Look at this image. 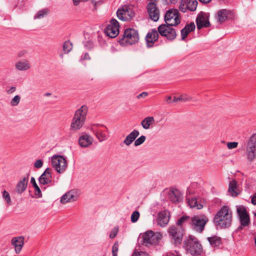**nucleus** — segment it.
<instances>
[{
  "mask_svg": "<svg viewBox=\"0 0 256 256\" xmlns=\"http://www.w3.org/2000/svg\"><path fill=\"white\" fill-rule=\"evenodd\" d=\"M16 90V88L15 86H12L9 89H6V92L8 94H11L14 92Z\"/></svg>",
  "mask_w": 256,
  "mask_h": 256,
  "instance_id": "nucleus-49",
  "label": "nucleus"
},
{
  "mask_svg": "<svg viewBox=\"0 0 256 256\" xmlns=\"http://www.w3.org/2000/svg\"><path fill=\"white\" fill-rule=\"evenodd\" d=\"M244 226H242L241 224H240V226H239L238 228H237V230L236 231H240V230H242L243 228L244 227Z\"/></svg>",
  "mask_w": 256,
  "mask_h": 256,
  "instance_id": "nucleus-59",
  "label": "nucleus"
},
{
  "mask_svg": "<svg viewBox=\"0 0 256 256\" xmlns=\"http://www.w3.org/2000/svg\"><path fill=\"white\" fill-rule=\"evenodd\" d=\"M139 134V132L138 130H134L126 136L124 141V143L126 146H129L136 140Z\"/></svg>",
  "mask_w": 256,
  "mask_h": 256,
  "instance_id": "nucleus-29",
  "label": "nucleus"
},
{
  "mask_svg": "<svg viewBox=\"0 0 256 256\" xmlns=\"http://www.w3.org/2000/svg\"><path fill=\"white\" fill-rule=\"evenodd\" d=\"M237 188V182L235 180H232L230 182L228 192L230 195L233 197L237 196L239 193L236 190Z\"/></svg>",
  "mask_w": 256,
  "mask_h": 256,
  "instance_id": "nucleus-31",
  "label": "nucleus"
},
{
  "mask_svg": "<svg viewBox=\"0 0 256 256\" xmlns=\"http://www.w3.org/2000/svg\"><path fill=\"white\" fill-rule=\"evenodd\" d=\"M170 218V212L167 210L158 213V222L162 226H165L168 222Z\"/></svg>",
  "mask_w": 256,
  "mask_h": 256,
  "instance_id": "nucleus-20",
  "label": "nucleus"
},
{
  "mask_svg": "<svg viewBox=\"0 0 256 256\" xmlns=\"http://www.w3.org/2000/svg\"><path fill=\"white\" fill-rule=\"evenodd\" d=\"M52 170L48 168L38 178V181L40 184L43 185L48 184L52 182Z\"/></svg>",
  "mask_w": 256,
  "mask_h": 256,
  "instance_id": "nucleus-19",
  "label": "nucleus"
},
{
  "mask_svg": "<svg viewBox=\"0 0 256 256\" xmlns=\"http://www.w3.org/2000/svg\"><path fill=\"white\" fill-rule=\"evenodd\" d=\"M168 196L170 200L174 204L179 202L182 198V193L177 189L172 190L168 193Z\"/></svg>",
  "mask_w": 256,
  "mask_h": 256,
  "instance_id": "nucleus-22",
  "label": "nucleus"
},
{
  "mask_svg": "<svg viewBox=\"0 0 256 256\" xmlns=\"http://www.w3.org/2000/svg\"><path fill=\"white\" fill-rule=\"evenodd\" d=\"M142 238L141 244L146 246L157 243L160 240V238L151 230H148L142 234Z\"/></svg>",
  "mask_w": 256,
  "mask_h": 256,
  "instance_id": "nucleus-12",
  "label": "nucleus"
},
{
  "mask_svg": "<svg viewBox=\"0 0 256 256\" xmlns=\"http://www.w3.org/2000/svg\"><path fill=\"white\" fill-rule=\"evenodd\" d=\"M188 204L190 208H196L197 209H201L202 208L203 206L198 203L197 198L195 197H192L188 199Z\"/></svg>",
  "mask_w": 256,
  "mask_h": 256,
  "instance_id": "nucleus-33",
  "label": "nucleus"
},
{
  "mask_svg": "<svg viewBox=\"0 0 256 256\" xmlns=\"http://www.w3.org/2000/svg\"><path fill=\"white\" fill-rule=\"evenodd\" d=\"M140 216V214L138 211L136 210V211L134 212H132V214L131 218H130L132 222H136L139 218Z\"/></svg>",
  "mask_w": 256,
  "mask_h": 256,
  "instance_id": "nucleus-40",
  "label": "nucleus"
},
{
  "mask_svg": "<svg viewBox=\"0 0 256 256\" xmlns=\"http://www.w3.org/2000/svg\"><path fill=\"white\" fill-rule=\"evenodd\" d=\"M154 122V119L152 116H148L144 118L141 124L144 129H148L150 126Z\"/></svg>",
  "mask_w": 256,
  "mask_h": 256,
  "instance_id": "nucleus-32",
  "label": "nucleus"
},
{
  "mask_svg": "<svg viewBox=\"0 0 256 256\" xmlns=\"http://www.w3.org/2000/svg\"><path fill=\"white\" fill-rule=\"evenodd\" d=\"M238 146V142H229L227 144V146L228 149H232L236 148Z\"/></svg>",
  "mask_w": 256,
  "mask_h": 256,
  "instance_id": "nucleus-45",
  "label": "nucleus"
},
{
  "mask_svg": "<svg viewBox=\"0 0 256 256\" xmlns=\"http://www.w3.org/2000/svg\"><path fill=\"white\" fill-rule=\"evenodd\" d=\"M251 202L252 204L256 206V192L252 196Z\"/></svg>",
  "mask_w": 256,
  "mask_h": 256,
  "instance_id": "nucleus-51",
  "label": "nucleus"
},
{
  "mask_svg": "<svg viewBox=\"0 0 256 256\" xmlns=\"http://www.w3.org/2000/svg\"><path fill=\"white\" fill-rule=\"evenodd\" d=\"M146 139V137L144 136H141L138 139H136L134 143V145L136 146H138L144 142Z\"/></svg>",
  "mask_w": 256,
  "mask_h": 256,
  "instance_id": "nucleus-41",
  "label": "nucleus"
},
{
  "mask_svg": "<svg viewBox=\"0 0 256 256\" xmlns=\"http://www.w3.org/2000/svg\"><path fill=\"white\" fill-rule=\"evenodd\" d=\"M139 40L138 30L132 28H128L124 30L122 36L118 38V42L121 46H126L137 43Z\"/></svg>",
  "mask_w": 256,
  "mask_h": 256,
  "instance_id": "nucleus-4",
  "label": "nucleus"
},
{
  "mask_svg": "<svg viewBox=\"0 0 256 256\" xmlns=\"http://www.w3.org/2000/svg\"><path fill=\"white\" fill-rule=\"evenodd\" d=\"M198 2L196 0H181L179 10L182 12H185L187 10L194 12L196 10Z\"/></svg>",
  "mask_w": 256,
  "mask_h": 256,
  "instance_id": "nucleus-16",
  "label": "nucleus"
},
{
  "mask_svg": "<svg viewBox=\"0 0 256 256\" xmlns=\"http://www.w3.org/2000/svg\"><path fill=\"white\" fill-rule=\"evenodd\" d=\"M118 232V226H114L112 230L110 232V238H115Z\"/></svg>",
  "mask_w": 256,
  "mask_h": 256,
  "instance_id": "nucleus-43",
  "label": "nucleus"
},
{
  "mask_svg": "<svg viewBox=\"0 0 256 256\" xmlns=\"http://www.w3.org/2000/svg\"><path fill=\"white\" fill-rule=\"evenodd\" d=\"M130 16L128 17L126 16L127 12L129 13L130 11L124 8H119L117 10L116 15L118 18L123 21H130L132 20V18L134 16V12L133 11H130Z\"/></svg>",
  "mask_w": 256,
  "mask_h": 256,
  "instance_id": "nucleus-21",
  "label": "nucleus"
},
{
  "mask_svg": "<svg viewBox=\"0 0 256 256\" xmlns=\"http://www.w3.org/2000/svg\"><path fill=\"white\" fill-rule=\"evenodd\" d=\"M182 248L188 254L192 256H198L202 252V246L198 239L192 235H189L184 238Z\"/></svg>",
  "mask_w": 256,
  "mask_h": 256,
  "instance_id": "nucleus-3",
  "label": "nucleus"
},
{
  "mask_svg": "<svg viewBox=\"0 0 256 256\" xmlns=\"http://www.w3.org/2000/svg\"><path fill=\"white\" fill-rule=\"evenodd\" d=\"M43 162L41 160H38L34 164V166L37 168H40L42 166Z\"/></svg>",
  "mask_w": 256,
  "mask_h": 256,
  "instance_id": "nucleus-46",
  "label": "nucleus"
},
{
  "mask_svg": "<svg viewBox=\"0 0 256 256\" xmlns=\"http://www.w3.org/2000/svg\"><path fill=\"white\" fill-rule=\"evenodd\" d=\"M20 100V96L18 95H16L14 96V98L11 100L10 102V104L12 106H17Z\"/></svg>",
  "mask_w": 256,
  "mask_h": 256,
  "instance_id": "nucleus-39",
  "label": "nucleus"
},
{
  "mask_svg": "<svg viewBox=\"0 0 256 256\" xmlns=\"http://www.w3.org/2000/svg\"><path fill=\"white\" fill-rule=\"evenodd\" d=\"M213 222L217 228H229L232 222V212L227 206H222L214 215Z\"/></svg>",
  "mask_w": 256,
  "mask_h": 256,
  "instance_id": "nucleus-2",
  "label": "nucleus"
},
{
  "mask_svg": "<svg viewBox=\"0 0 256 256\" xmlns=\"http://www.w3.org/2000/svg\"><path fill=\"white\" fill-rule=\"evenodd\" d=\"M207 240L209 242L210 246L212 248H219L222 245V238L216 235H213L212 236L208 237Z\"/></svg>",
  "mask_w": 256,
  "mask_h": 256,
  "instance_id": "nucleus-26",
  "label": "nucleus"
},
{
  "mask_svg": "<svg viewBox=\"0 0 256 256\" xmlns=\"http://www.w3.org/2000/svg\"><path fill=\"white\" fill-rule=\"evenodd\" d=\"M26 52H24V51H21L18 54V56L19 57H22V56L24 54H25Z\"/></svg>",
  "mask_w": 256,
  "mask_h": 256,
  "instance_id": "nucleus-58",
  "label": "nucleus"
},
{
  "mask_svg": "<svg viewBox=\"0 0 256 256\" xmlns=\"http://www.w3.org/2000/svg\"><path fill=\"white\" fill-rule=\"evenodd\" d=\"M208 221V218L204 214L194 216L192 218H190V224L192 228L200 233L202 232Z\"/></svg>",
  "mask_w": 256,
  "mask_h": 256,
  "instance_id": "nucleus-7",
  "label": "nucleus"
},
{
  "mask_svg": "<svg viewBox=\"0 0 256 256\" xmlns=\"http://www.w3.org/2000/svg\"><path fill=\"white\" fill-rule=\"evenodd\" d=\"M174 25L172 24H160L158 30L152 28L146 35V46L152 48L154 46V42L158 40L159 34L162 36L166 37L167 40L172 41L176 37V32L174 28H172Z\"/></svg>",
  "mask_w": 256,
  "mask_h": 256,
  "instance_id": "nucleus-1",
  "label": "nucleus"
},
{
  "mask_svg": "<svg viewBox=\"0 0 256 256\" xmlns=\"http://www.w3.org/2000/svg\"><path fill=\"white\" fill-rule=\"evenodd\" d=\"M30 183L32 184L34 188L36 186H38L36 183L35 178L34 177L31 178Z\"/></svg>",
  "mask_w": 256,
  "mask_h": 256,
  "instance_id": "nucleus-52",
  "label": "nucleus"
},
{
  "mask_svg": "<svg viewBox=\"0 0 256 256\" xmlns=\"http://www.w3.org/2000/svg\"><path fill=\"white\" fill-rule=\"evenodd\" d=\"M234 17L233 11L227 9L218 10L215 16V18L220 24H222L227 20H232Z\"/></svg>",
  "mask_w": 256,
  "mask_h": 256,
  "instance_id": "nucleus-14",
  "label": "nucleus"
},
{
  "mask_svg": "<svg viewBox=\"0 0 256 256\" xmlns=\"http://www.w3.org/2000/svg\"><path fill=\"white\" fill-rule=\"evenodd\" d=\"M182 96H180L178 97V101H180V100L182 101Z\"/></svg>",
  "mask_w": 256,
  "mask_h": 256,
  "instance_id": "nucleus-64",
  "label": "nucleus"
},
{
  "mask_svg": "<svg viewBox=\"0 0 256 256\" xmlns=\"http://www.w3.org/2000/svg\"><path fill=\"white\" fill-rule=\"evenodd\" d=\"M164 256H180V254H176L173 253L167 254L166 255Z\"/></svg>",
  "mask_w": 256,
  "mask_h": 256,
  "instance_id": "nucleus-56",
  "label": "nucleus"
},
{
  "mask_svg": "<svg viewBox=\"0 0 256 256\" xmlns=\"http://www.w3.org/2000/svg\"><path fill=\"white\" fill-rule=\"evenodd\" d=\"M52 165L59 174L64 172L68 167L66 158L60 155H54L52 157Z\"/></svg>",
  "mask_w": 256,
  "mask_h": 256,
  "instance_id": "nucleus-8",
  "label": "nucleus"
},
{
  "mask_svg": "<svg viewBox=\"0 0 256 256\" xmlns=\"http://www.w3.org/2000/svg\"><path fill=\"white\" fill-rule=\"evenodd\" d=\"M150 2L147 5L148 12L152 20L157 22L160 17V10L155 2Z\"/></svg>",
  "mask_w": 256,
  "mask_h": 256,
  "instance_id": "nucleus-18",
  "label": "nucleus"
},
{
  "mask_svg": "<svg viewBox=\"0 0 256 256\" xmlns=\"http://www.w3.org/2000/svg\"><path fill=\"white\" fill-rule=\"evenodd\" d=\"M24 238L23 236L15 237L11 240L12 244L15 248L16 254H19L24 244Z\"/></svg>",
  "mask_w": 256,
  "mask_h": 256,
  "instance_id": "nucleus-24",
  "label": "nucleus"
},
{
  "mask_svg": "<svg viewBox=\"0 0 256 256\" xmlns=\"http://www.w3.org/2000/svg\"><path fill=\"white\" fill-rule=\"evenodd\" d=\"M246 156L248 161L250 162L256 158V134H252L248 140Z\"/></svg>",
  "mask_w": 256,
  "mask_h": 256,
  "instance_id": "nucleus-9",
  "label": "nucleus"
},
{
  "mask_svg": "<svg viewBox=\"0 0 256 256\" xmlns=\"http://www.w3.org/2000/svg\"><path fill=\"white\" fill-rule=\"evenodd\" d=\"M237 214L239 216L240 224L244 226H248L250 224V215L244 206H237Z\"/></svg>",
  "mask_w": 256,
  "mask_h": 256,
  "instance_id": "nucleus-15",
  "label": "nucleus"
},
{
  "mask_svg": "<svg viewBox=\"0 0 256 256\" xmlns=\"http://www.w3.org/2000/svg\"><path fill=\"white\" fill-rule=\"evenodd\" d=\"M2 197L6 200L8 204L10 205L12 201L9 193L6 190L2 192Z\"/></svg>",
  "mask_w": 256,
  "mask_h": 256,
  "instance_id": "nucleus-38",
  "label": "nucleus"
},
{
  "mask_svg": "<svg viewBox=\"0 0 256 256\" xmlns=\"http://www.w3.org/2000/svg\"><path fill=\"white\" fill-rule=\"evenodd\" d=\"M172 97L170 96H168L166 98V102L168 103H172Z\"/></svg>",
  "mask_w": 256,
  "mask_h": 256,
  "instance_id": "nucleus-57",
  "label": "nucleus"
},
{
  "mask_svg": "<svg viewBox=\"0 0 256 256\" xmlns=\"http://www.w3.org/2000/svg\"><path fill=\"white\" fill-rule=\"evenodd\" d=\"M106 127L104 124H94L91 128V130L96 136L100 142L104 141L108 138L106 133Z\"/></svg>",
  "mask_w": 256,
  "mask_h": 256,
  "instance_id": "nucleus-13",
  "label": "nucleus"
},
{
  "mask_svg": "<svg viewBox=\"0 0 256 256\" xmlns=\"http://www.w3.org/2000/svg\"><path fill=\"white\" fill-rule=\"evenodd\" d=\"M196 22L198 30H200L203 28H209L211 26L209 22V16L202 12L198 14Z\"/></svg>",
  "mask_w": 256,
  "mask_h": 256,
  "instance_id": "nucleus-17",
  "label": "nucleus"
},
{
  "mask_svg": "<svg viewBox=\"0 0 256 256\" xmlns=\"http://www.w3.org/2000/svg\"><path fill=\"white\" fill-rule=\"evenodd\" d=\"M182 101L188 102L190 101L192 99V98L187 95H182Z\"/></svg>",
  "mask_w": 256,
  "mask_h": 256,
  "instance_id": "nucleus-50",
  "label": "nucleus"
},
{
  "mask_svg": "<svg viewBox=\"0 0 256 256\" xmlns=\"http://www.w3.org/2000/svg\"><path fill=\"white\" fill-rule=\"evenodd\" d=\"M168 232L172 244L176 246H180L186 233L184 228L172 225L168 228Z\"/></svg>",
  "mask_w": 256,
  "mask_h": 256,
  "instance_id": "nucleus-6",
  "label": "nucleus"
},
{
  "mask_svg": "<svg viewBox=\"0 0 256 256\" xmlns=\"http://www.w3.org/2000/svg\"><path fill=\"white\" fill-rule=\"evenodd\" d=\"M186 222H189L190 224V216H182L178 220L174 226L184 228L183 224Z\"/></svg>",
  "mask_w": 256,
  "mask_h": 256,
  "instance_id": "nucleus-34",
  "label": "nucleus"
},
{
  "mask_svg": "<svg viewBox=\"0 0 256 256\" xmlns=\"http://www.w3.org/2000/svg\"><path fill=\"white\" fill-rule=\"evenodd\" d=\"M132 256H150V255L148 253L142 251H134Z\"/></svg>",
  "mask_w": 256,
  "mask_h": 256,
  "instance_id": "nucleus-44",
  "label": "nucleus"
},
{
  "mask_svg": "<svg viewBox=\"0 0 256 256\" xmlns=\"http://www.w3.org/2000/svg\"><path fill=\"white\" fill-rule=\"evenodd\" d=\"M169 0L168 2L171 4H175L176 2L178 0Z\"/></svg>",
  "mask_w": 256,
  "mask_h": 256,
  "instance_id": "nucleus-60",
  "label": "nucleus"
},
{
  "mask_svg": "<svg viewBox=\"0 0 256 256\" xmlns=\"http://www.w3.org/2000/svg\"><path fill=\"white\" fill-rule=\"evenodd\" d=\"M90 57L88 52L84 53L81 57L80 60H90Z\"/></svg>",
  "mask_w": 256,
  "mask_h": 256,
  "instance_id": "nucleus-48",
  "label": "nucleus"
},
{
  "mask_svg": "<svg viewBox=\"0 0 256 256\" xmlns=\"http://www.w3.org/2000/svg\"><path fill=\"white\" fill-rule=\"evenodd\" d=\"M48 12V9H43L38 11L36 14L34 16V18H43L45 15L47 14Z\"/></svg>",
  "mask_w": 256,
  "mask_h": 256,
  "instance_id": "nucleus-37",
  "label": "nucleus"
},
{
  "mask_svg": "<svg viewBox=\"0 0 256 256\" xmlns=\"http://www.w3.org/2000/svg\"><path fill=\"white\" fill-rule=\"evenodd\" d=\"M178 102V97H174V99L172 100V102Z\"/></svg>",
  "mask_w": 256,
  "mask_h": 256,
  "instance_id": "nucleus-61",
  "label": "nucleus"
},
{
  "mask_svg": "<svg viewBox=\"0 0 256 256\" xmlns=\"http://www.w3.org/2000/svg\"><path fill=\"white\" fill-rule=\"evenodd\" d=\"M62 47L64 53L68 54L72 48V44L70 40L66 41L64 42Z\"/></svg>",
  "mask_w": 256,
  "mask_h": 256,
  "instance_id": "nucleus-35",
  "label": "nucleus"
},
{
  "mask_svg": "<svg viewBox=\"0 0 256 256\" xmlns=\"http://www.w3.org/2000/svg\"><path fill=\"white\" fill-rule=\"evenodd\" d=\"M52 95L51 93H50V92H46L44 94V96H50Z\"/></svg>",
  "mask_w": 256,
  "mask_h": 256,
  "instance_id": "nucleus-63",
  "label": "nucleus"
},
{
  "mask_svg": "<svg viewBox=\"0 0 256 256\" xmlns=\"http://www.w3.org/2000/svg\"><path fill=\"white\" fill-rule=\"evenodd\" d=\"M148 96V93L146 92H142L137 96L138 98H145Z\"/></svg>",
  "mask_w": 256,
  "mask_h": 256,
  "instance_id": "nucleus-53",
  "label": "nucleus"
},
{
  "mask_svg": "<svg viewBox=\"0 0 256 256\" xmlns=\"http://www.w3.org/2000/svg\"><path fill=\"white\" fill-rule=\"evenodd\" d=\"M34 188L35 195L38 198L41 197L42 196V194L40 189V188L38 186H36L34 187Z\"/></svg>",
  "mask_w": 256,
  "mask_h": 256,
  "instance_id": "nucleus-47",
  "label": "nucleus"
},
{
  "mask_svg": "<svg viewBox=\"0 0 256 256\" xmlns=\"http://www.w3.org/2000/svg\"><path fill=\"white\" fill-rule=\"evenodd\" d=\"M72 2L74 6H78L80 2V0H72Z\"/></svg>",
  "mask_w": 256,
  "mask_h": 256,
  "instance_id": "nucleus-55",
  "label": "nucleus"
},
{
  "mask_svg": "<svg viewBox=\"0 0 256 256\" xmlns=\"http://www.w3.org/2000/svg\"><path fill=\"white\" fill-rule=\"evenodd\" d=\"M120 24L118 20L112 18L104 29L106 36L110 38H114L119 34Z\"/></svg>",
  "mask_w": 256,
  "mask_h": 256,
  "instance_id": "nucleus-11",
  "label": "nucleus"
},
{
  "mask_svg": "<svg viewBox=\"0 0 256 256\" xmlns=\"http://www.w3.org/2000/svg\"><path fill=\"white\" fill-rule=\"evenodd\" d=\"M28 176L27 178H24L20 180L16 186V190L18 193L22 194L26 189L28 182Z\"/></svg>",
  "mask_w": 256,
  "mask_h": 256,
  "instance_id": "nucleus-30",
  "label": "nucleus"
},
{
  "mask_svg": "<svg viewBox=\"0 0 256 256\" xmlns=\"http://www.w3.org/2000/svg\"><path fill=\"white\" fill-rule=\"evenodd\" d=\"M88 112V107L84 105L76 110L70 125L71 129L76 131L84 124Z\"/></svg>",
  "mask_w": 256,
  "mask_h": 256,
  "instance_id": "nucleus-5",
  "label": "nucleus"
},
{
  "mask_svg": "<svg viewBox=\"0 0 256 256\" xmlns=\"http://www.w3.org/2000/svg\"><path fill=\"white\" fill-rule=\"evenodd\" d=\"M91 2L92 3V4L94 5V6H96V2L94 0H92Z\"/></svg>",
  "mask_w": 256,
  "mask_h": 256,
  "instance_id": "nucleus-62",
  "label": "nucleus"
},
{
  "mask_svg": "<svg viewBox=\"0 0 256 256\" xmlns=\"http://www.w3.org/2000/svg\"><path fill=\"white\" fill-rule=\"evenodd\" d=\"M16 70L21 71H25L30 68V64L28 60H20L15 64Z\"/></svg>",
  "mask_w": 256,
  "mask_h": 256,
  "instance_id": "nucleus-28",
  "label": "nucleus"
},
{
  "mask_svg": "<svg viewBox=\"0 0 256 256\" xmlns=\"http://www.w3.org/2000/svg\"><path fill=\"white\" fill-rule=\"evenodd\" d=\"M118 242H116L112 248V256H118Z\"/></svg>",
  "mask_w": 256,
  "mask_h": 256,
  "instance_id": "nucleus-42",
  "label": "nucleus"
},
{
  "mask_svg": "<svg viewBox=\"0 0 256 256\" xmlns=\"http://www.w3.org/2000/svg\"><path fill=\"white\" fill-rule=\"evenodd\" d=\"M93 142V138L84 133L80 136L78 138V144L81 147L87 148L91 145Z\"/></svg>",
  "mask_w": 256,
  "mask_h": 256,
  "instance_id": "nucleus-23",
  "label": "nucleus"
},
{
  "mask_svg": "<svg viewBox=\"0 0 256 256\" xmlns=\"http://www.w3.org/2000/svg\"><path fill=\"white\" fill-rule=\"evenodd\" d=\"M83 44L84 48L88 50H90L94 47V42L91 40L84 42Z\"/></svg>",
  "mask_w": 256,
  "mask_h": 256,
  "instance_id": "nucleus-36",
  "label": "nucleus"
},
{
  "mask_svg": "<svg viewBox=\"0 0 256 256\" xmlns=\"http://www.w3.org/2000/svg\"><path fill=\"white\" fill-rule=\"evenodd\" d=\"M196 28V26L194 22H190V24H186L184 28H183L181 31V39L182 40H184L185 38L188 36V34L194 30Z\"/></svg>",
  "mask_w": 256,
  "mask_h": 256,
  "instance_id": "nucleus-25",
  "label": "nucleus"
},
{
  "mask_svg": "<svg viewBox=\"0 0 256 256\" xmlns=\"http://www.w3.org/2000/svg\"><path fill=\"white\" fill-rule=\"evenodd\" d=\"M180 14L177 9H170L164 15L165 24H172V25L176 26L180 23Z\"/></svg>",
  "mask_w": 256,
  "mask_h": 256,
  "instance_id": "nucleus-10",
  "label": "nucleus"
},
{
  "mask_svg": "<svg viewBox=\"0 0 256 256\" xmlns=\"http://www.w3.org/2000/svg\"><path fill=\"white\" fill-rule=\"evenodd\" d=\"M198 0L200 2L204 4H208L212 1V0Z\"/></svg>",
  "mask_w": 256,
  "mask_h": 256,
  "instance_id": "nucleus-54",
  "label": "nucleus"
},
{
  "mask_svg": "<svg viewBox=\"0 0 256 256\" xmlns=\"http://www.w3.org/2000/svg\"><path fill=\"white\" fill-rule=\"evenodd\" d=\"M76 200V196L74 195V192L72 190H70L62 196L60 200V202L64 204L68 202L75 201Z\"/></svg>",
  "mask_w": 256,
  "mask_h": 256,
  "instance_id": "nucleus-27",
  "label": "nucleus"
}]
</instances>
